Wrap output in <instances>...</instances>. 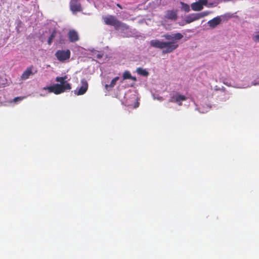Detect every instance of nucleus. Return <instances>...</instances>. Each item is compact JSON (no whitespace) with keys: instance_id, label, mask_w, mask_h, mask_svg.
Here are the masks:
<instances>
[{"instance_id":"f257e3e1","label":"nucleus","mask_w":259,"mask_h":259,"mask_svg":"<svg viewBox=\"0 0 259 259\" xmlns=\"http://www.w3.org/2000/svg\"><path fill=\"white\" fill-rule=\"evenodd\" d=\"M166 41L152 39L150 41L151 47L162 50L164 54L170 53L177 49L179 45L178 41L183 37L180 33H167L162 36Z\"/></svg>"},{"instance_id":"f03ea898","label":"nucleus","mask_w":259,"mask_h":259,"mask_svg":"<svg viewBox=\"0 0 259 259\" xmlns=\"http://www.w3.org/2000/svg\"><path fill=\"white\" fill-rule=\"evenodd\" d=\"M70 80L67 75L64 76H57L55 80L58 82L52 85L42 88L39 90V96L45 97L49 93H53L56 95L61 94L71 89V84L68 82Z\"/></svg>"},{"instance_id":"7ed1b4c3","label":"nucleus","mask_w":259,"mask_h":259,"mask_svg":"<svg viewBox=\"0 0 259 259\" xmlns=\"http://www.w3.org/2000/svg\"><path fill=\"white\" fill-rule=\"evenodd\" d=\"M104 22L106 24L113 26L117 30H127V25L119 21L114 16H108L103 17Z\"/></svg>"},{"instance_id":"20e7f679","label":"nucleus","mask_w":259,"mask_h":259,"mask_svg":"<svg viewBox=\"0 0 259 259\" xmlns=\"http://www.w3.org/2000/svg\"><path fill=\"white\" fill-rule=\"evenodd\" d=\"M124 100L122 101V103L127 106H133L134 108H137L139 106V103L136 102L137 97L135 94L130 95V93L125 94Z\"/></svg>"},{"instance_id":"39448f33","label":"nucleus","mask_w":259,"mask_h":259,"mask_svg":"<svg viewBox=\"0 0 259 259\" xmlns=\"http://www.w3.org/2000/svg\"><path fill=\"white\" fill-rule=\"evenodd\" d=\"M188 98V97L185 95L181 94L179 92H175L171 95L169 101L181 106L182 105V102L186 101Z\"/></svg>"},{"instance_id":"423d86ee","label":"nucleus","mask_w":259,"mask_h":259,"mask_svg":"<svg viewBox=\"0 0 259 259\" xmlns=\"http://www.w3.org/2000/svg\"><path fill=\"white\" fill-rule=\"evenodd\" d=\"M70 51L67 50H58L55 53V56L60 62H64L68 60L70 57Z\"/></svg>"},{"instance_id":"0eeeda50","label":"nucleus","mask_w":259,"mask_h":259,"mask_svg":"<svg viewBox=\"0 0 259 259\" xmlns=\"http://www.w3.org/2000/svg\"><path fill=\"white\" fill-rule=\"evenodd\" d=\"M81 86L77 88L75 91L74 93L77 95H81L84 94L88 89V83L85 79L81 80Z\"/></svg>"},{"instance_id":"6e6552de","label":"nucleus","mask_w":259,"mask_h":259,"mask_svg":"<svg viewBox=\"0 0 259 259\" xmlns=\"http://www.w3.org/2000/svg\"><path fill=\"white\" fill-rule=\"evenodd\" d=\"M199 19V18L197 13L190 14L186 16L184 22L180 23V25H184L185 24H189Z\"/></svg>"},{"instance_id":"1a4fd4ad","label":"nucleus","mask_w":259,"mask_h":259,"mask_svg":"<svg viewBox=\"0 0 259 259\" xmlns=\"http://www.w3.org/2000/svg\"><path fill=\"white\" fill-rule=\"evenodd\" d=\"M203 6H206V0H198L191 5L192 9L195 11H199L203 9Z\"/></svg>"},{"instance_id":"9d476101","label":"nucleus","mask_w":259,"mask_h":259,"mask_svg":"<svg viewBox=\"0 0 259 259\" xmlns=\"http://www.w3.org/2000/svg\"><path fill=\"white\" fill-rule=\"evenodd\" d=\"M70 8L73 14L81 11L80 4L77 0H71L70 1Z\"/></svg>"},{"instance_id":"9b49d317","label":"nucleus","mask_w":259,"mask_h":259,"mask_svg":"<svg viewBox=\"0 0 259 259\" xmlns=\"http://www.w3.org/2000/svg\"><path fill=\"white\" fill-rule=\"evenodd\" d=\"M223 16H217L212 19L208 21L207 24L211 28H214L218 25L221 24L222 21Z\"/></svg>"},{"instance_id":"f8f14e48","label":"nucleus","mask_w":259,"mask_h":259,"mask_svg":"<svg viewBox=\"0 0 259 259\" xmlns=\"http://www.w3.org/2000/svg\"><path fill=\"white\" fill-rule=\"evenodd\" d=\"M33 67L32 66L28 67L22 73L21 78L22 80L28 79L30 76L33 75L34 73L32 72Z\"/></svg>"},{"instance_id":"ddd939ff","label":"nucleus","mask_w":259,"mask_h":259,"mask_svg":"<svg viewBox=\"0 0 259 259\" xmlns=\"http://www.w3.org/2000/svg\"><path fill=\"white\" fill-rule=\"evenodd\" d=\"M68 36L71 42H75L79 39L78 33L74 30H71L68 33Z\"/></svg>"},{"instance_id":"4468645a","label":"nucleus","mask_w":259,"mask_h":259,"mask_svg":"<svg viewBox=\"0 0 259 259\" xmlns=\"http://www.w3.org/2000/svg\"><path fill=\"white\" fill-rule=\"evenodd\" d=\"M165 17L171 20H175L177 18V12L175 10H168L166 11Z\"/></svg>"},{"instance_id":"2eb2a0df","label":"nucleus","mask_w":259,"mask_h":259,"mask_svg":"<svg viewBox=\"0 0 259 259\" xmlns=\"http://www.w3.org/2000/svg\"><path fill=\"white\" fill-rule=\"evenodd\" d=\"M128 29L126 30L124 29V30L121 31V30H118L120 33H121L122 35L124 37H130V36H134V33L132 31V29L127 26Z\"/></svg>"},{"instance_id":"dca6fc26","label":"nucleus","mask_w":259,"mask_h":259,"mask_svg":"<svg viewBox=\"0 0 259 259\" xmlns=\"http://www.w3.org/2000/svg\"><path fill=\"white\" fill-rule=\"evenodd\" d=\"M136 72L140 75L147 77L149 75V72L146 69L139 67L136 69Z\"/></svg>"},{"instance_id":"f3484780","label":"nucleus","mask_w":259,"mask_h":259,"mask_svg":"<svg viewBox=\"0 0 259 259\" xmlns=\"http://www.w3.org/2000/svg\"><path fill=\"white\" fill-rule=\"evenodd\" d=\"M119 77H115L114 78L109 84H106L105 85V89L107 90H110L112 88H113L115 85L116 84L117 81L119 80Z\"/></svg>"},{"instance_id":"a211bd4d","label":"nucleus","mask_w":259,"mask_h":259,"mask_svg":"<svg viewBox=\"0 0 259 259\" xmlns=\"http://www.w3.org/2000/svg\"><path fill=\"white\" fill-rule=\"evenodd\" d=\"M222 0H206V4L208 7H212L217 6Z\"/></svg>"},{"instance_id":"6ab92c4d","label":"nucleus","mask_w":259,"mask_h":259,"mask_svg":"<svg viewBox=\"0 0 259 259\" xmlns=\"http://www.w3.org/2000/svg\"><path fill=\"white\" fill-rule=\"evenodd\" d=\"M180 4L181 5V9L182 10L186 12H189L190 11V7L188 4L183 2H180Z\"/></svg>"},{"instance_id":"aec40b11","label":"nucleus","mask_w":259,"mask_h":259,"mask_svg":"<svg viewBox=\"0 0 259 259\" xmlns=\"http://www.w3.org/2000/svg\"><path fill=\"white\" fill-rule=\"evenodd\" d=\"M259 85V81H257L256 80H254L253 81H252L251 83V85ZM250 86V85L249 84H245V85H238L237 87V88H247V87H249Z\"/></svg>"},{"instance_id":"412c9836","label":"nucleus","mask_w":259,"mask_h":259,"mask_svg":"<svg viewBox=\"0 0 259 259\" xmlns=\"http://www.w3.org/2000/svg\"><path fill=\"white\" fill-rule=\"evenodd\" d=\"M210 13L211 12H209V11H204V12H201L200 13H197V14H198L199 18L200 19L202 18H203L206 16L208 15L209 14H210Z\"/></svg>"},{"instance_id":"4be33fe9","label":"nucleus","mask_w":259,"mask_h":259,"mask_svg":"<svg viewBox=\"0 0 259 259\" xmlns=\"http://www.w3.org/2000/svg\"><path fill=\"white\" fill-rule=\"evenodd\" d=\"M132 77V75L130 72L128 71H125L123 74V79H130Z\"/></svg>"},{"instance_id":"5701e85b","label":"nucleus","mask_w":259,"mask_h":259,"mask_svg":"<svg viewBox=\"0 0 259 259\" xmlns=\"http://www.w3.org/2000/svg\"><path fill=\"white\" fill-rule=\"evenodd\" d=\"M25 97H17L15 98L11 102H13L15 103H17L18 102L22 101L24 99H25Z\"/></svg>"},{"instance_id":"b1692460","label":"nucleus","mask_w":259,"mask_h":259,"mask_svg":"<svg viewBox=\"0 0 259 259\" xmlns=\"http://www.w3.org/2000/svg\"><path fill=\"white\" fill-rule=\"evenodd\" d=\"M210 108V107L208 106H206L204 108H199L198 109V110L200 112V113H205V112H207L208 110Z\"/></svg>"},{"instance_id":"393cba45","label":"nucleus","mask_w":259,"mask_h":259,"mask_svg":"<svg viewBox=\"0 0 259 259\" xmlns=\"http://www.w3.org/2000/svg\"><path fill=\"white\" fill-rule=\"evenodd\" d=\"M55 34H56V32L55 31H54L51 35V36L49 37V39H48V44L49 45H51L52 42V40H53V39L55 37Z\"/></svg>"},{"instance_id":"a878e982","label":"nucleus","mask_w":259,"mask_h":259,"mask_svg":"<svg viewBox=\"0 0 259 259\" xmlns=\"http://www.w3.org/2000/svg\"><path fill=\"white\" fill-rule=\"evenodd\" d=\"M252 40L255 42H259V34L256 33L252 36Z\"/></svg>"},{"instance_id":"bb28decb","label":"nucleus","mask_w":259,"mask_h":259,"mask_svg":"<svg viewBox=\"0 0 259 259\" xmlns=\"http://www.w3.org/2000/svg\"><path fill=\"white\" fill-rule=\"evenodd\" d=\"M154 99H156L158 101H161L163 100V99L162 97L159 96H156L155 95H153Z\"/></svg>"},{"instance_id":"cd10ccee","label":"nucleus","mask_w":259,"mask_h":259,"mask_svg":"<svg viewBox=\"0 0 259 259\" xmlns=\"http://www.w3.org/2000/svg\"><path fill=\"white\" fill-rule=\"evenodd\" d=\"M152 3L154 5H156L157 6L159 5V2L158 0H155L154 2H153Z\"/></svg>"},{"instance_id":"c85d7f7f","label":"nucleus","mask_w":259,"mask_h":259,"mask_svg":"<svg viewBox=\"0 0 259 259\" xmlns=\"http://www.w3.org/2000/svg\"><path fill=\"white\" fill-rule=\"evenodd\" d=\"M130 79H132V80H134V81H136L137 80V78H136V77L132 76V77H131V78H130Z\"/></svg>"},{"instance_id":"c756f323","label":"nucleus","mask_w":259,"mask_h":259,"mask_svg":"<svg viewBox=\"0 0 259 259\" xmlns=\"http://www.w3.org/2000/svg\"><path fill=\"white\" fill-rule=\"evenodd\" d=\"M117 6L118 7H119V8L122 9L121 6L119 4H117Z\"/></svg>"},{"instance_id":"7c9ffc66","label":"nucleus","mask_w":259,"mask_h":259,"mask_svg":"<svg viewBox=\"0 0 259 259\" xmlns=\"http://www.w3.org/2000/svg\"><path fill=\"white\" fill-rule=\"evenodd\" d=\"M0 1L3 4L5 3V0H0Z\"/></svg>"}]
</instances>
